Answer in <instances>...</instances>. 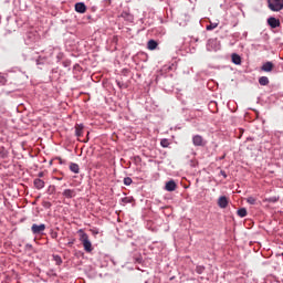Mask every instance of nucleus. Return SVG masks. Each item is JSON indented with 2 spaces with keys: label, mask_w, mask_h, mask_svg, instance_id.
Listing matches in <instances>:
<instances>
[{
  "label": "nucleus",
  "mask_w": 283,
  "mask_h": 283,
  "mask_svg": "<svg viewBox=\"0 0 283 283\" xmlns=\"http://www.w3.org/2000/svg\"><path fill=\"white\" fill-rule=\"evenodd\" d=\"M78 233L80 241L84 247V251H86V253H92V251H94V248L92 247V241H90V235H87V233H85L83 230H78Z\"/></svg>",
  "instance_id": "f257e3e1"
},
{
  "label": "nucleus",
  "mask_w": 283,
  "mask_h": 283,
  "mask_svg": "<svg viewBox=\"0 0 283 283\" xmlns=\"http://www.w3.org/2000/svg\"><path fill=\"white\" fill-rule=\"evenodd\" d=\"M268 7L272 12H280L283 10V0H268Z\"/></svg>",
  "instance_id": "f03ea898"
},
{
  "label": "nucleus",
  "mask_w": 283,
  "mask_h": 283,
  "mask_svg": "<svg viewBox=\"0 0 283 283\" xmlns=\"http://www.w3.org/2000/svg\"><path fill=\"white\" fill-rule=\"evenodd\" d=\"M31 231L33 235H42L43 231H45V223H33L31 227Z\"/></svg>",
  "instance_id": "7ed1b4c3"
},
{
  "label": "nucleus",
  "mask_w": 283,
  "mask_h": 283,
  "mask_svg": "<svg viewBox=\"0 0 283 283\" xmlns=\"http://www.w3.org/2000/svg\"><path fill=\"white\" fill-rule=\"evenodd\" d=\"M192 143H193L195 147H205V145H207V142H205V138H202V136H200V135L193 136Z\"/></svg>",
  "instance_id": "20e7f679"
},
{
  "label": "nucleus",
  "mask_w": 283,
  "mask_h": 283,
  "mask_svg": "<svg viewBox=\"0 0 283 283\" xmlns=\"http://www.w3.org/2000/svg\"><path fill=\"white\" fill-rule=\"evenodd\" d=\"M218 207H220V209H227V207H229V199L226 196H221L218 199Z\"/></svg>",
  "instance_id": "39448f33"
},
{
  "label": "nucleus",
  "mask_w": 283,
  "mask_h": 283,
  "mask_svg": "<svg viewBox=\"0 0 283 283\" xmlns=\"http://www.w3.org/2000/svg\"><path fill=\"white\" fill-rule=\"evenodd\" d=\"M86 11H87V7H85V3L77 2L75 4V12H78L80 14H85Z\"/></svg>",
  "instance_id": "423d86ee"
},
{
  "label": "nucleus",
  "mask_w": 283,
  "mask_h": 283,
  "mask_svg": "<svg viewBox=\"0 0 283 283\" xmlns=\"http://www.w3.org/2000/svg\"><path fill=\"white\" fill-rule=\"evenodd\" d=\"M62 196H64V198H76V190H74V189H65L62 192Z\"/></svg>",
  "instance_id": "0eeeda50"
},
{
  "label": "nucleus",
  "mask_w": 283,
  "mask_h": 283,
  "mask_svg": "<svg viewBox=\"0 0 283 283\" xmlns=\"http://www.w3.org/2000/svg\"><path fill=\"white\" fill-rule=\"evenodd\" d=\"M83 129H85V126H83V124L75 125V136H77V138H81V136H83Z\"/></svg>",
  "instance_id": "6e6552de"
},
{
  "label": "nucleus",
  "mask_w": 283,
  "mask_h": 283,
  "mask_svg": "<svg viewBox=\"0 0 283 283\" xmlns=\"http://www.w3.org/2000/svg\"><path fill=\"white\" fill-rule=\"evenodd\" d=\"M268 24L270 27H272L273 29L275 28H280V20L275 19V18H269L268 19Z\"/></svg>",
  "instance_id": "1a4fd4ad"
},
{
  "label": "nucleus",
  "mask_w": 283,
  "mask_h": 283,
  "mask_svg": "<svg viewBox=\"0 0 283 283\" xmlns=\"http://www.w3.org/2000/svg\"><path fill=\"white\" fill-rule=\"evenodd\" d=\"M176 187H177L176 181L170 180L166 182L165 189L166 191H176Z\"/></svg>",
  "instance_id": "9d476101"
},
{
  "label": "nucleus",
  "mask_w": 283,
  "mask_h": 283,
  "mask_svg": "<svg viewBox=\"0 0 283 283\" xmlns=\"http://www.w3.org/2000/svg\"><path fill=\"white\" fill-rule=\"evenodd\" d=\"M33 185H34L35 189H43V187H45V181L36 178V179H34Z\"/></svg>",
  "instance_id": "9b49d317"
},
{
  "label": "nucleus",
  "mask_w": 283,
  "mask_h": 283,
  "mask_svg": "<svg viewBox=\"0 0 283 283\" xmlns=\"http://www.w3.org/2000/svg\"><path fill=\"white\" fill-rule=\"evenodd\" d=\"M70 171H72L73 174H80L81 172V167L78 166V164L71 163L70 164Z\"/></svg>",
  "instance_id": "f8f14e48"
},
{
  "label": "nucleus",
  "mask_w": 283,
  "mask_h": 283,
  "mask_svg": "<svg viewBox=\"0 0 283 283\" xmlns=\"http://www.w3.org/2000/svg\"><path fill=\"white\" fill-rule=\"evenodd\" d=\"M232 63H234V65H241V63H242V57H240V55L233 53V54H232Z\"/></svg>",
  "instance_id": "ddd939ff"
},
{
  "label": "nucleus",
  "mask_w": 283,
  "mask_h": 283,
  "mask_svg": "<svg viewBox=\"0 0 283 283\" xmlns=\"http://www.w3.org/2000/svg\"><path fill=\"white\" fill-rule=\"evenodd\" d=\"M263 72H273V64L271 62H266L262 65Z\"/></svg>",
  "instance_id": "4468645a"
},
{
  "label": "nucleus",
  "mask_w": 283,
  "mask_h": 283,
  "mask_svg": "<svg viewBox=\"0 0 283 283\" xmlns=\"http://www.w3.org/2000/svg\"><path fill=\"white\" fill-rule=\"evenodd\" d=\"M147 48L148 50H156V48H158V42H156L155 40H149L147 43Z\"/></svg>",
  "instance_id": "2eb2a0df"
},
{
  "label": "nucleus",
  "mask_w": 283,
  "mask_h": 283,
  "mask_svg": "<svg viewBox=\"0 0 283 283\" xmlns=\"http://www.w3.org/2000/svg\"><path fill=\"white\" fill-rule=\"evenodd\" d=\"M259 83H260V85H269V77H266V76H261V77L259 78Z\"/></svg>",
  "instance_id": "dca6fc26"
},
{
  "label": "nucleus",
  "mask_w": 283,
  "mask_h": 283,
  "mask_svg": "<svg viewBox=\"0 0 283 283\" xmlns=\"http://www.w3.org/2000/svg\"><path fill=\"white\" fill-rule=\"evenodd\" d=\"M238 216L240 218H247V208H241L238 210Z\"/></svg>",
  "instance_id": "f3484780"
},
{
  "label": "nucleus",
  "mask_w": 283,
  "mask_h": 283,
  "mask_svg": "<svg viewBox=\"0 0 283 283\" xmlns=\"http://www.w3.org/2000/svg\"><path fill=\"white\" fill-rule=\"evenodd\" d=\"M160 145L164 148L169 147V139H167V138L161 139Z\"/></svg>",
  "instance_id": "a211bd4d"
},
{
  "label": "nucleus",
  "mask_w": 283,
  "mask_h": 283,
  "mask_svg": "<svg viewBox=\"0 0 283 283\" xmlns=\"http://www.w3.org/2000/svg\"><path fill=\"white\" fill-rule=\"evenodd\" d=\"M196 272L199 274V275H202V273H205V266L203 265H198L196 268Z\"/></svg>",
  "instance_id": "6ab92c4d"
},
{
  "label": "nucleus",
  "mask_w": 283,
  "mask_h": 283,
  "mask_svg": "<svg viewBox=\"0 0 283 283\" xmlns=\"http://www.w3.org/2000/svg\"><path fill=\"white\" fill-rule=\"evenodd\" d=\"M218 28V23H210L209 25L206 27V30L211 31L216 30Z\"/></svg>",
  "instance_id": "aec40b11"
},
{
  "label": "nucleus",
  "mask_w": 283,
  "mask_h": 283,
  "mask_svg": "<svg viewBox=\"0 0 283 283\" xmlns=\"http://www.w3.org/2000/svg\"><path fill=\"white\" fill-rule=\"evenodd\" d=\"M132 182H133V180H132L130 177H125V178H124V185H125L126 187H129V185H132Z\"/></svg>",
  "instance_id": "412c9836"
},
{
  "label": "nucleus",
  "mask_w": 283,
  "mask_h": 283,
  "mask_svg": "<svg viewBox=\"0 0 283 283\" xmlns=\"http://www.w3.org/2000/svg\"><path fill=\"white\" fill-rule=\"evenodd\" d=\"M53 259L56 262L57 266H60V264H63V260L61 259V256L54 255Z\"/></svg>",
  "instance_id": "4be33fe9"
},
{
  "label": "nucleus",
  "mask_w": 283,
  "mask_h": 283,
  "mask_svg": "<svg viewBox=\"0 0 283 283\" xmlns=\"http://www.w3.org/2000/svg\"><path fill=\"white\" fill-rule=\"evenodd\" d=\"M277 200H280V197H270L265 199V202H277Z\"/></svg>",
  "instance_id": "5701e85b"
},
{
  "label": "nucleus",
  "mask_w": 283,
  "mask_h": 283,
  "mask_svg": "<svg viewBox=\"0 0 283 283\" xmlns=\"http://www.w3.org/2000/svg\"><path fill=\"white\" fill-rule=\"evenodd\" d=\"M247 202H249V205H255L256 200H255V198H253V197H249V198L247 199Z\"/></svg>",
  "instance_id": "b1692460"
},
{
  "label": "nucleus",
  "mask_w": 283,
  "mask_h": 283,
  "mask_svg": "<svg viewBox=\"0 0 283 283\" xmlns=\"http://www.w3.org/2000/svg\"><path fill=\"white\" fill-rule=\"evenodd\" d=\"M220 174L223 176V178H227V172L224 170H221Z\"/></svg>",
  "instance_id": "393cba45"
},
{
  "label": "nucleus",
  "mask_w": 283,
  "mask_h": 283,
  "mask_svg": "<svg viewBox=\"0 0 283 283\" xmlns=\"http://www.w3.org/2000/svg\"><path fill=\"white\" fill-rule=\"evenodd\" d=\"M73 244H74V240L70 241V242L67 243V247H72Z\"/></svg>",
  "instance_id": "a878e982"
},
{
  "label": "nucleus",
  "mask_w": 283,
  "mask_h": 283,
  "mask_svg": "<svg viewBox=\"0 0 283 283\" xmlns=\"http://www.w3.org/2000/svg\"><path fill=\"white\" fill-rule=\"evenodd\" d=\"M122 17H129V13L123 12V13H122Z\"/></svg>",
  "instance_id": "bb28decb"
},
{
  "label": "nucleus",
  "mask_w": 283,
  "mask_h": 283,
  "mask_svg": "<svg viewBox=\"0 0 283 283\" xmlns=\"http://www.w3.org/2000/svg\"><path fill=\"white\" fill-rule=\"evenodd\" d=\"M0 82H1V83H6V78L0 77Z\"/></svg>",
  "instance_id": "cd10ccee"
},
{
  "label": "nucleus",
  "mask_w": 283,
  "mask_h": 283,
  "mask_svg": "<svg viewBox=\"0 0 283 283\" xmlns=\"http://www.w3.org/2000/svg\"><path fill=\"white\" fill-rule=\"evenodd\" d=\"M39 178H43V172H39Z\"/></svg>",
  "instance_id": "c85d7f7f"
},
{
  "label": "nucleus",
  "mask_w": 283,
  "mask_h": 283,
  "mask_svg": "<svg viewBox=\"0 0 283 283\" xmlns=\"http://www.w3.org/2000/svg\"><path fill=\"white\" fill-rule=\"evenodd\" d=\"M56 180H63V178H61V177H57V178H56Z\"/></svg>",
  "instance_id": "c756f323"
}]
</instances>
